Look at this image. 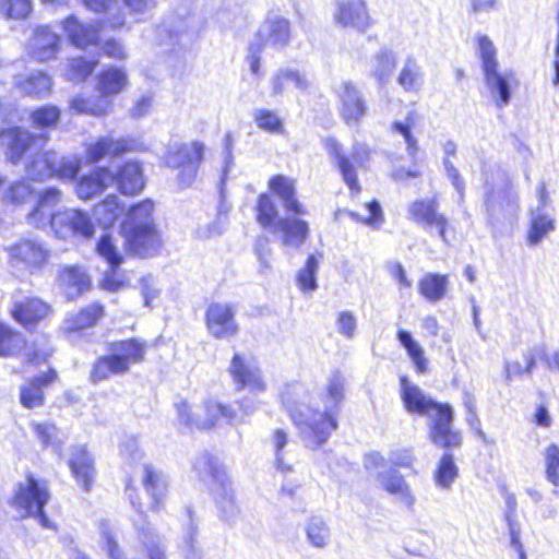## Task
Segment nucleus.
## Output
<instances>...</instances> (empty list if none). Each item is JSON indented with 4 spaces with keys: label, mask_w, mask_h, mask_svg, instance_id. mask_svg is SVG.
I'll return each instance as SVG.
<instances>
[{
    "label": "nucleus",
    "mask_w": 559,
    "mask_h": 559,
    "mask_svg": "<svg viewBox=\"0 0 559 559\" xmlns=\"http://www.w3.org/2000/svg\"><path fill=\"white\" fill-rule=\"evenodd\" d=\"M486 85L497 107L503 108L511 98V86L515 83L511 70L500 71L499 68L484 72Z\"/></svg>",
    "instance_id": "obj_21"
},
{
    "label": "nucleus",
    "mask_w": 559,
    "mask_h": 559,
    "mask_svg": "<svg viewBox=\"0 0 559 559\" xmlns=\"http://www.w3.org/2000/svg\"><path fill=\"white\" fill-rule=\"evenodd\" d=\"M308 544L314 548L323 549L331 542V530L321 516H311L304 526Z\"/></svg>",
    "instance_id": "obj_43"
},
{
    "label": "nucleus",
    "mask_w": 559,
    "mask_h": 559,
    "mask_svg": "<svg viewBox=\"0 0 559 559\" xmlns=\"http://www.w3.org/2000/svg\"><path fill=\"white\" fill-rule=\"evenodd\" d=\"M478 52L481 59L483 72L498 68L499 64L496 58L497 50L488 36H479Z\"/></svg>",
    "instance_id": "obj_59"
},
{
    "label": "nucleus",
    "mask_w": 559,
    "mask_h": 559,
    "mask_svg": "<svg viewBox=\"0 0 559 559\" xmlns=\"http://www.w3.org/2000/svg\"><path fill=\"white\" fill-rule=\"evenodd\" d=\"M0 10L9 19H24L32 10L31 0H2Z\"/></svg>",
    "instance_id": "obj_61"
},
{
    "label": "nucleus",
    "mask_w": 559,
    "mask_h": 559,
    "mask_svg": "<svg viewBox=\"0 0 559 559\" xmlns=\"http://www.w3.org/2000/svg\"><path fill=\"white\" fill-rule=\"evenodd\" d=\"M397 340L406 349L417 372L424 373L427 370V359L425 358V352L421 345L413 338L409 332L404 330L397 332Z\"/></svg>",
    "instance_id": "obj_46"
},
{
    "label": "nucleus",
    "mask_w": 559,
    "mask_h": 559,
    "mask_svg": "<svg viewBox=\"0 0 559 559\" xmlns=\"http://www.w3.org/2000/svg\"><path fill=\"white\" fill-rule=\"evenodd\" d=\"M59 40V36L47 26L38 27L31 41L32 56L38 61L50 60L58 51Z\"/></svg>",
    "instance_id": "obj_30"
},
{
    "label": "nucleus",
    "mask_w": 559,
    "mask_h": 559,
    "mask_svg": "<svg viewBox=\"0 0 559 559\" xmlns=\"http://www.w3.org/2000/svg\"><path fill=\"white\" fill-rule=\"evenodd\" d=\"M544 461L547 480L559 487V447L556 443H550L545 448Z\"/></svg>",
    "instance_id": "obj_54"
},
{
    "label": "nucleus",
    "mask_w": 559,
    "mask_h": 559,
    "mask_svg": "<svg viewBox=\"0 0 559 559\" xmlns=\"http://www.w3.org/2000/svg\"><path fill=\"white\" fill-rule=\"evenodd\" d=\"M146 492L152 497L154 507H158L166 493L167 481L163 473L154 471L151 465L139 467Z\"/></svg>",
    "instance_id": "obj_38"
},
{
    "label": "nucleus",
    "mask_w": 559,
    "mask_h": 559,
    "mask_svg": "<svg viewBox=\"0 0 559 559\" xmlns=\"http://www.w3.org/2000/svg\"><path fill=\"white\" fill-rule=\"evenodd\" d=\"M537 201L536 207L531 210L530 245H537L548 233L555 229V219L549 207L550 199L544 183L537 188Z\"/></svg>",
    "instance_id": "obj_17"
},
{
    "label": "nucleus",
    "mask_w": 559,
    "mask_h": 559,
    "mask_svg": "<svg viewBox=\"0 0 559 559\" xmlns=\"http://www.w3.org/2000/svg\"><path fill=\"white\" fill-rule=\"evenodd\" d=\"M229 373L237 389H247L254 394L265 392L267 385L255 362L236 354L229 366Z\"/></svg>",
    "instance_id": "obj_16"
},
{
    "label": "nucleus",
    "mask_w": 559,
    "mask_h": 559,
    "mask_svg": "<svg viewBox=\"0 0 559 559\" xmlns=\"http://www.w3.org/2000/svg\"><path fill=\"white\" fill-rule=\"evenodd\" d=\"M202 151L203 145L200 142H173L168 145L164 159L167 166L181 168V186L188 187L192 183Z\"/></svg>",
    "instance_id": "obj_8"
},
{
    "label": "nucleus",
    "mask_w": 559,
    "mask_h": 559,
    "mask_svg": "<svg viewBox=\"0 0 559 559\" xmlns=\"http://www.w3.org/2000/svg\"><path fill=\"white\" fill-rule=\"evenodd\" d=\"M69 464L78 483H81L84 489L88 490L94 477V466L93 460L85 448H74Z\"/></svg>",
    "instance_id": "obj_37"
},
{
    "label": "nucleus",
    "mask_w": 559,
    "mask_h": 559,
    "mask_svg": "<svg viewBox=\"0 0 559 559\" xmlns=\"http://www.w3.org/2000/svg\"><path fill=\"white\" fill-rule=\"evenodd\" d=\"M290 40V25L286 19L274 17L265 21L259 28L252 41H258V46L273 47L275 49L284 48Z\"/></svg>",
    "instance_id": "obj_18"
},
{
    "label": "nucleus",
    "mask_w": 559,
    "mask_h": 559,
    "mask_svg": "<svg viewBox=\"0 0 559 559\" xmlns=\"http://www.w3.org/2000/svg\"><path fill=\"white\" fill-rule=\"evenodd\" d=\"M272 95L280 96L292 90L306 92L310 87L308 76L294 68H281L271 78Z\"/></svg>",
    "instance_id": "obj_23"
},
{
    "label": "nucleus",
    "mask_w": 559,
    "mask_h": 559,
    "mask_svg": "<svg viewBox=\"0 0 559 559\" xmlns=\"http://www.w3.org/2000/svg\"><path fill=\"white\" fill-rule=\"evenodd\" d=\"M124 142H94L87 148V162L97 163L115 157L126 151Z\"/></svg>",
    "instance_id": "obj_49"
},
{
    "label": "nucleus",
    "mask_w": 559,
    "mask_h": 559,
    "mask_svg": "<svg viewBox=\"0 0 559 559\" xmlns=\"http://www.w3.org/2000/svg\"><path fill=\"white\" fill-rule=\"evenodd\" d=\"M13 318L23 325L36 323L46 319L51 312V307L38 298L13 296Z\"/></svg>",
    "instance_id": "obj_20"
},
{
    "label": "nucleus",
    "mask_w": 559,
    "mask_h": 559,
    "mask_svg": "<svg viewBox=\"0 0 559 559\" xmlns=\"http://www.w3.org/2000/svg\"><path fill=\"white\" fill-rule=\"evenodd\" d=\"M140 294L143 297L144 306L152 307L154 300L160 295V288L152 275H144L139 281Z\"/></svg>",
    "instance_id": "obj_62"
},
{
    "label": "nucleus",
    "mask_w": 559,
    "mask_h": 559,
    "mask_svg": "<svg viewBox=\"0 0 559 559\" xmlns=\"http://www.w3.org/2000/svg\"><path fill=\"white\" fill-rule=\"evenodd\" d=\"M400 394L408 413L430 418L429 439L435 445L450 449L462 444L461 432L452 427L454 413L449 404L435 402L406 377L400 380Z\"/></svg>",
    "instance_id": "obj_2"
},
{
    "label": "nucleus",
    "mask_w": 559,
    "mask_h": 559,
    "mask_svg": "<svg viewBox=\"0 0 559 559\" xmlns=\"http://www.w3.org/2000/svg\"><path fill=\"white\" fill-rule=\"evenodd\" d=\"M195 534H197V528L192 524H190V526L183 537L182 544L180 546L181 554L186 559H201L202 558L201 550L199 549V547L197 545Z\"/></svg>",
    "instance_id": "obj_64"
},
{
    "label": "nucleus",
    "mask_w": 559,
    "mask_h": 559,
    "mask_svg": "<svg viewBox=\"0 0 559 559\" xmlns=\"http://www.w3.org/2000/svg\"><path fill=\"white\" fill-rule=\"evenodd\" d=\"M319 260L316 255L310 254L305 266L297 274V284L305 294L312 293L318 288L317 271L319 269Z\"/></svg>",
    "instance_id": "obj_51"
},
{
    "label": "nucleus",
    "mask_w": 559,
    "mask_h": 559,
    "mask_svg": "<svg viewBox=\"0 0 559 559\" xmlns=\"http://www.w3.org/2000/svg\"><path fill=\"white\" fill-rule=\"evenodd\" d=\"M39 142H9L8 155L13 164L27 160V175L33 180H44L53 176L56 153H41Z\"/></svg>",
    "instance_id": "obj_6"
},
{
    "label": "nucleus",
    "mask_w": 559,
    "mask_h": 559,
    "mask_svg": "<svg viewBox=\"0 0 559 559\" xmlns=\"http://www.w3.org/2000/svg\"><path fill=\"white\" fill-rule=\"evenodd\" d=\"M55 377V371H50L41 377L33 379L28 384L23 385L20 393L21 404L27 408H34L43 405V386L50 383Z\"/></svg>",
    "instance_id": "obj_39"
},
{
    "label": "nucleus",
    "mask_w": 559,
    "mask_h": 559,
    "mask_svg": "<svg viewBox=\"0 0 559 559\" xmlns=\"http://www.w3.org/2000/svg\"><path fill=\"white\" fill-rule=\"evenodd\" d=\"M32 126L38 129H50L57 126L60 119V110L52 105L43 106L34 110L29 116Z\"/></svg>",
    "instance_id": "obj_53"
},
{
    "label": "nucleus",
    "mask_w": 559,
    "mask_h": 559,
    "mask_svg": "<svg viewBox=\"0 0 559 559\" xmlns=\"http://www.w3.org/2000/svg\"><path fill=\"white\" fill-rule=\"evenodd\" d=\"M424 71L417 59L408 55L399 71L396 82L405 92H418L424 85Z\"/></svg>",
    "instance_id": "obj_33"
},
{
    "label": "nucleus",
    "mask_w": 559,
    "mask_h": 559,
    "mask_svg": "<svg viewBox=\"0 0 559 559\" xmlns=\"http://www.w3.org/2000/svg\"><path fill=\"white\" fill-rule=\"evenodd\" d=\"M20 119V111L14 103L0 100L1 140H32L26 131L16 126Z\"/></svg>",
    "instance_id": "obj_28"
},
{
    "label": "nucleus",
    "mask_w": 559,
    "mask_h": 559,
    "mask_svg": "<svg viewBox=\"0 0 559 559\" xmlns=\"http://www.w3.org/2000/svg\"><path fill=\"white\" fill-rule=\"evenodd\" d=\"M333 21L342 28L365 33L372 20L365 0H338L335 3Z\"/></svg>",
    "instance_id": "obj_15"
},
{
    "label": "nucleus",
    "mask_w": 559,
    "mask_h": 559,
    "mask_svg": "<svg viewBox=\"0 0 559 559\" xmlns=\"http://www.w3.org/2000/svg\"><path fill=\"white\" fill-rule=\"evenodd\" d=\"M126 207L115 194L108 195L104 201L95 205L94 216L104 228H110L124 213Z\"/></svg>",
    "instance_id": "obj_40"
},
{
    "label": "nucleus",
    "mask_w": 559,
    "mask_h": 559,
    "mask_svg": "<svg viewBox=\"0 0 559 559\" xmlns=\"http://www.w3.org/2000/svg\"><path fill=\"white\" fill-rule=\"evenodd\" d=\"M100 536L104 549L111 559H127L126 554L120 549L115 533L108 522L100 524Z\"/></svg>",
    "instance_id": "obj_60"
},
{
    "label": "nucleus",
    "mask_w": 559,
    "mask_h": 559,
    "mask_svg": "<svg viewBox=\"0 0 559 559\" xmlns=\"http://www.w3.org/2000/svg\"><path fill=\"white\" fill-rule=\"evenodd\" d=\"M154 204L144 200L132 205L122 223V234L130 251L139 255L155 253L162 246L153 219Z\"/></svg>",
    "instance_id": "obj_3"
},
{
    "label": "nucleus",
    "mask_w": 559,
    "mask_h": 559,
    "mask_svg": "<svg viewBox=\"0 0 559 559\" xmlns=\"http://www.w3.org/2000/svg\"><path fill=\"white\" fill-rule=\"evenodd\" d=\"M200 415L195 420V428L199 429H209L214 427L219 419H226L227 421H233L236 413L235 411L227 405H223L222 403L209 400L204 403L203 407L199 409Z\"/></svg>",
    "instance_id": "obj_31"
},
{
    "label": "nucleus",
    "mask_w": 559,
    "mask_h": 559,
    "mask_svg": "<svg viewBox=\"0 0 559 559\" xmlns=\"http://www.w3.org/2000/svg\"><path fill=\"white\" fill-rule=\"evenodd\" d=\"M104 316V308L100 304L94 302L80 311L67 314L62 323V331L66 334L79 332L94 326Z\"/></svg>",
    "instance_id": "obj_26"
},
{
    "label": "nucleus",
    "mask_w": 559,
    "mask_h": 559,
    "mask_svg": "<svg viewBox=\"0 0 559 559\" xmlns=\"http://www.w3.org/2000/svg\"><path fill=\"white\" fill-rule=\"evenodd\" d=\"M378 481L381 487L388 493L394 496L400 503L407 508L413 507L415 503V496L411 486L399 472L392 469L381 473L378 475Z\"/></svg>",
    "instance_id": "obj_27"
},
{
    "label": "nucleus",
    "mask_w": 559,
    "mask_h": 559,
    "mask_svg": "<svg viewBox=\"0 0 559 559\" xmlns=\"http://www.w3.org/2000/svg\"><path fill=\"white\" fill-rule=\"evenodd\" d=\"M146 344L136 338H130L110 344V353L99 357L93 366L91 379L94 382L108 379L110 376L123 374L134 364L144 359Z\"/></svg>",
    "instance_id": "obj_4"
},
{
    "label": "nucleus",
    "mask_w": 559,
    "mask_h": 559,
    "mask_svg": "<svg viewBox=\"0 0 559 559\" xmlns=\"http://www.w3.org/2000/svg\"><path fill=\"white\" fill-rule=\"evenodd\" d=\"M25 345V338L21 333L14 332L9 326L0 323V356L15 355Z\"/></svg>",
    "instance_id": "obj_50"
},
{
    "label": "nucleus",
    "mask_w": 559,
    "mask_h": 559,
    "mask_svg": "<svg viewBox=\"0 0 559 559\" xmlns=\"http://www.w3.org/2000/svg\"><path fill=\"white\" fill-rule=\"evenodd\" d=\"M448 276L438 273H427L418 282L420 295L430 302H438L447 294Z\"/></svg>",
    "instance_id": "obj_42"
},
{
    "label": "nucleus",
    "mask_w": 559,
    "mask_h": 559,
    "mask_svg": "<svg viewBox=\"0 0 559 559\" xmlns=\"http://www.w3.org/2000/svg\"><path fill=\"white\" fill-rule=\"evenodd\" d=\"M114 185L112 173L107 168H99L95 173L83 176L78 182L76 194L81 200H90Z\"/></svg>",
    "instance_id": "obj_29"
},
{
    "label": "nucleus",
    "mask_w": 559,
    "mask_h": 559,
    "mask_svg": "<svg viewBox=\"0 0 559 559\" xmlns=\"http://www.w3.org/2000/svg\"><path fill=\"white\" fill-rule=\"evenodd\" d=\"M59 282L67 295L71 297L87 290L91 286V278L86 271L78 265L64 266L59 273Z\"/></svg>",
    "instance_id": "obj_36"
},
{
    "label": "nucleus",
    "mask_w": 559,
    "mask_h": 559,
    "mask_svg": "<svg viewBox=\"0 0 559 559\" xmlns=\"http://www.w3.org/2000/svg\"><path fill=\"white\" fill-rule=\"evenodd\" d=\"M333 91L337 98V109L343 121L358 124L368 114V106L362 92L350 81H341Z\"/></svg>",
    "instance_id": "obj_11"
},
{
    "label": "nucleus",
    "mask_w": 559,
    "mask_h": 559,
    "mask_svg": "<svg viewBox=\"0 0 559 559\" xmlns=\"http://www.w3.org/2000/svg\"><path fill=\"white\" fill-rule=\"evenodd\" d=\"M269 189L281 200L287 213L302 216L308 213L307 207L298 200L296 182L293 178L276 175L269 180Z\"/></svg>",
    "instance_id": "obj_19"
},
{
    "label": "nucleus",
    "mask_w": 559,
    "mask_h": 559,
    "mask_svg": "<svg viewBox=\"0 0 559 559\" xmlns=\"http://www.w3.org/2000/svg\"><path fill=\"white\" fill-rule=\"evenodd\" d=\"M409 219L421 225L426 230H435L444 243H449L447 236L448 218L438 212L436 199L416 200L408 206Z\"/></svg>",
    "instance_id": "obj_12"
},
{
    "label": "nucleus",
    "mask_w": 559,
    "mask_h": 559,
    "mask_svg": "<svg viewBox=\"0 0 559 559\" xmlns=\"http://www.w3.org/2000/svg\"><path fill=\"white\" fill-rule=\"evenodd\" d=\"M344 386L345 379L340 372L330 376L320 395L322 409L320 406L312 408L304 403H296L288 393L283 395V404L308 447L323 444L336 430V416L344 400Z\"/></svg>",
    "instance_id": "obj_1"
},
{
    "label": "nucleus",
    "mask_w": 559,
    "mask_h": 559,
    "mask_svg": "<svg viewBox=\"0 0 559 559\" xmlns=\"http://www.w3.org/2000/svg\"><path fill=\"white\" fill-rule=\"evenodd\" d=\"M257 221L264 227L273 230L277 225V221L282 217L278 216V209L272 198L262 193L258 198L257 206Z\"/></svg>",
    "instance_id": "obj_45"
},
{
    "label": "nucleus",
    "mask_w": 559,
    "mask_h": 559,
    "mask_svg": "<svg viewBox=\"0 0 559 559\" xmlns=\"http://www.w3.org/2000/svg\"><path fill=\"white\" fill-rule=\"evenodd\" d=\"M81 169V159L74 155L61 158L56 154V169L53 176L60 179H73Z\"/></svg>",
    "instance_id": "obj_57"
},
{
    "label": "nucleus",
    "mask_w": 559,
    "mask_h": 559,
    "mask_svg": "<svg viewBox=\"0 0 559 559\" xmlns=\"http://www.w3.org/2000/svg\"><path fill=\"white\" fill-rule=\"evenodd\" d=\"M49 498L46 484L29 476L17 485L12 506L21 518L35 516L43 527L51 528V523L44 512V507Z\"/></svg>",
    "instance_id": "obj_5"
},
{
    "label": "nucleus",
    "mask_w": 559,
    "mask_h": 559,
    "mask_svg": "<svg viewBox=\"0 0 559 559\" xmlns=\"http://www.w3.org/2000/svg\"><path fill=\"white\" fill-rule=\"evenodd\" d=\"M128 74L121 68H108L97 76V91L105 97L117 95L128 86Z\"/></svg>",
    "instance_id": "obj_32"
},
{
    "label": "nucleus",
    "mask_w": 559,
    "mask_h": 559,
    "mask_svg": "<svg viewBox=\"0 0 559 559\" xmlns=\"http://www.w3.org/2000/svg\"><path fill=\"white\" fill-rule=\"evenodd\" d=\"M31 430L43 447L59 449V429L51 421H32Z\"/></svg>",
    "instance_id": "obj_48"
},
{
    "label": "nucleus",
    "mask_w": 559,
    "mask_h": 559,
    "mask_svg": "<svg viewBox=\"0 0 559 559\" xmlns=\"http://www.w3.org/2000/svg\"><path fill=\"white\" fill-rule=\"evenodd\" d=\"M330 151L337 159V166L342 174L344 182L348 186L352 195H357L361 188L357 181L354 164L364 166L368 158L367 145L365 142H357L353 145L350 155H345L338 142H332Z\"/></svg>",
    "instance_id": "obj_14"
},
{
    "label": "nucleus",
    "mask_w": 559,
    "mask_h": 559,
    "mask_svg": "<svg viewBox=\"0 0 559 559\" xmlns=\"http://www.w3.org/2000/svg\"><path fill=\"white\" fill-rule=\"evenodd\" d=\"M194 468L199 472L202 478L207 474L213 478L215 483L213 492L216 502L226 520H231L237 514L238 508L235 503L230 480L226 477L225 473L213 466L211 457L206 454L202 455L194 463Z\"/></svg>",
    "instance_id": "obj_10"
},
{
    "label": "nucleus",
    "mask_w": 559,
    "mask_h": 559,
    "mask_svg": "<svg viewBox=\"0 0 559 559\" xmlns=\"http://www.w3.org/2000/svg\"><path fill=\"white\" fill-rule=\"evenodd\" d=\"M52 231L56 237L68 240L74 237L92 239L95 225L90 214L80 209H62L52 217Z\"/></svg>",
    "instance_id": "obj_9"
},
{
    "label": "nucleus",
    "mask_w": 559,
    "mask_h": 559,
    "mask_svg": "<svg viewBox=\"0 0 559 559\" xmlns=\"http://www.w3.org/2000/svg\"><path fill=\"white\" fill-rule=\"evenodd\" d=\"M396 67V56L392 50L381 49L374 56L372 75L380 82H385Z\"/></svg>",
    "instance_id": "obj_47"
},
{
    "label": "nucleus",
    "mask_w": 559,
    "mask_h": 559,
    "mask_svg": "<svg viewBox=\"0 0 559 559\" xmlns=\"http://www.w3.org/2000/svg\"><path fill=\"white\" fill-rule=\"evenodd\" d=\"M63 28L70 41L79 48L98 45V31L93 25L80 23L74 16L64 21Z\"/></svg>",
    "instance_id": "obj_34"
},
{
    "label": "nucleus",
    "mask_w": 559,
    "mask_h": 559,
    "mask_svg": "<svg viewBox=\"0 0 559 559\" xmlns=\"http://www.w3.org/2000/svg\"><path fill=\"white\" fill-rule=\"evenodd\" d=\"M236 309L228 302H212L205 312L209 333L215 338H230L237 335L239 325L235 319Z\"/></svg>",
    "instance_id": "obj_13"
},
{
    "label": "nucleus",
    "mask_w": 559,
    "mask_h": 559,
    "mask_svg": "<svg viewBox=\"0 0 559 559\" xmlns=\"http://www.w3.org/2000/svg\"><path fill=\"white\" fill-rule=\"evenodd\" d=\"M459 476V467L454 461V457L450 453H444L433 472V481L436 487L450 490L455 479Z\"/></svg>",
    "instance_id": "obj_44"
},
{
    "label": "nucleus",
    "mask_w": 559,
    "mask_h": 559,
    "mask_svg": "<svg viewBox=\"0 0 559 559\" xmlns=\"http://www.w3.org/2000/svg\"><path fill=\"white\" fill-rule=\"evenodd\" d=\"M15 85L26 95L45 97L51 90L52 81L46 73L33 71L28 74L15 76Z\"/></svg>",
    "instance_id": "obj_35"
},
{
    "label": "nucleus",
    "mask_w": 559,
    "mask_h": 559,
    "mask_svg": "<svg viewBox=\"0 0 559 559\" xmlns=\"http://www.w3.org/2000/svg\"><path fill=\"white\" fill-rule=\"evenodd\" d=\"M336 330L347 338H353L357 332V319L350 311L344 310L337 313Z\"/></svg>",
    "instance_id": "obj_63"
},
{
    "label": "nucleus",
    "mask_w": 559,
    "mask_h": 559,
    "mask_svg": "<svg viewBox=\"0 0 559 559\" xmlns=\"http://www.w3.org/2000/svg\"><path fill=\"white\" fill-rule=\"evenodd\" d=\"M97 62L86 61L84 58L71 59L68 63L67 78L73 82L85 81L94 71Z\"/></svg>",
    "instance_id": "obj_56"
},
{
    "label": "nucleus",
    "mask_w": 559,
    "mask_h": 559,
    "mask_svg": "<svg viewBox=\"0 0 559 559\" xmlns=\"http://www.w3.org/2000/svg\"><path fill=\"white\" fill-rule=\"evenodd\" d=\"M271 443L275 453V464L277 469L289 472L292 466L285 460V447L288 443V436L283 429H276L271 438Z\"/></svg>",
    "instance_id": "obj_55"
},
{
    "label": "nucleus",
    "mask_w": 559,
    "mask_h": 559,
    "mask_svg": "<svg viewBox=\"0 0 559 559\" xmlns=\"http://www.w3.org/2000/svg\"><path fill=\"white\" fill-rule=\"evenodd\" d=\"M96 250L100 257L106 259L109 265L119 266L122 263V255L118 252L110 235L106 234L99 238Z\"/></svg>",
    "instance_id": "obj_58"
},
{
    "label": "nucleus",
    "mask_w": 559,
    "mask_h": 559,
    "mask_svg": "<svg viewBox=\"0 0 559 559\" xmlns=\"http://www.w3.org/2000/svg\"><path fill=\"white\" fill-rule=\"evenodd\" d=\"M112 108V102L99 95H91L87 97L75 96L71 100V109L79 114H88L92 116L107 115Z\"/></svg>",
    "instance_id": "obj_41"
},
{
    "label": "nucleus",
    "mask_w": 559,
    "mask_h": 559,
    "mask_svg": "<svg viewBox=\"0 0 559 559\" xmlns=\"http://www.w3.org/2000/svg\"><path fill=\"white\" fill-rule=\"evenodd\" d=\"M12 267L29 273L40 272L49 262L50 251L40 240L20 239L5 248Z\"/></svg>",
    "instance_id": "obj_7"
},
{
    "label": "nucleus",
    "mask_w": 559,
    "mask_h": 559,
    "mask_svg": "<svg viewBox=\"0 0 559 559\" xmlns=\"http://www.w3.org/2000/svg\"><path fill=\"white\" fill-rule=\"evenodd\" d=\"M114 185L126 195L140 193L145 186L142 167L136 162H128L112 173Z\"/></svg>",
    "instance_id": "obj_22"
},
{
    "label": "nucleus",
    "mask_w": 559,
    "mask_h": 559,
    "mask_svg": "<svg viewBox=\"0 0 559 559\" xmlns=\"http://www.w3.org/2000/svg\"><path fill=\"white\" fill-rule=\"evenodd\" d=\"M60 191L49 188L39 194L37 205L28 213L27 219L31 225L44 227L50 225L52 228V217L56 215V206L60 203Z\"/></svg>",
    "instance_id": "obj_24"
},
{
    "label": "nucleus",
    "mask_w": 559,
    "mask_h": 559,
    "mask_svg": "<svg viewBox=\"0 0 559 559\" xmlns=\"http://www.w3.org/2000/svg\"><path fill=\"white\" fill-rule=\"evenodd\" d=\"M368 215L361 216L359 213L348 210L337 211L335 216L337 217L341 213L347 214L352 219L360 222L367 226L379 227L384 221L382 209L378 201L373 200L365 204Z\"/></svg>",
    "instance_id": "obj_52"
},
{
    "label": "nucleus",
    "mask_w": 559,
    "mask_h": 559,
    "mask_svg": "<svg viewBox=\"0 0 559 559\" xmlns=\"http://www.w3.org/2000/svg\"><path fill=\"white\" fill-rule=\"evenodd\" d=\"M272 231L281 233L283 246L297 249L308 238L309 226L306 221L298 217H282Z\"/></svg>",
    "instance_id": "obj_25"
}]
</instances>
